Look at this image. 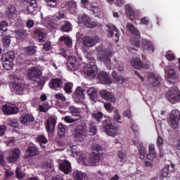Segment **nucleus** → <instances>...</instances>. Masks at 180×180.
Wrapping results in <instances>:
<instances>
[{"label": "nucleus", "mask_w": 180, "mask_h": 180, "mask_svg": "<svg viewBox=\"0 0 180 180\" xmlns=\"http://www.w3.org/2000/svg\"><path fill=\"white\" fill-rule=\"evenodd\" d=\"M96 50L98 51V61H102L108 68H110V65H112V60H110V57L113 54L112 49H108L106 46L101 45L97 47Z\"/></svg>", "instance_id": "nucleus-1"}, {"label": "nucleus", "mask_w": 180, "mask_h": 180, "mask_svg": "<svg viewBox=\"0 0 180 180\" xmlns=\"http://www.w3.org/2000/svg\"><path fill=\"white\" fill-rule=\"evenodd\" d=\"M86 57L89 60V64H87L84 68V74L89 78L94 79L98 74V68L96 67V60L95 58L91 57V55L86 53Z\"/></svg>", "instance_id": "nucleus-2"}, {"label": "nucleus", "mask_w": 180, "mask_h": 180, "mask_svg": "<svg viewBox=\"0 0 180 180\" xmlns=\"http://www.w3.org/2000/svg\"><path fill=\"white\" fill-rule=\"evenodd\" d=\"M69 147L72 150L73 157H78L79 155V159L77 160L79 164L86 165V167L91 166V163L88 161V158H86V154L85 153L79 151L78 147L72 143H70Z\"/></svg>", "instance_id": "nucleus-3"}, {"label": "nucleus", "mask_w": 180, "mask_h": 180, "mask_svg": "<svg viewBox=\"0 0 180 180\" xmlns=\"http://www.w3.org/2000/svg\"><path fill=\"white\" fill-rule=\"evenodd\" d=\"M103 129L105 133H106L107 136H110V137H115V136H117V131H119L117 126L115 124H112L109 120L103 122Z\"/></svg>", "instance_id": "nucleus-4"}, {"label": "nucleus", "mask_w": 180, "mask_h": 180, "mask_svg": "<svg viewBox=\"0 0 180 180\" xmlns=\"http://www.w3.org/2000/svg\"><path fill=\"white\" fill-rule=\"evenodd\" d=\"M127 29L131 33V34H134L135 36L134 38L131 39V42L134 46H136V47H140V41H139V39H140V31L134 26V25L131 24V22H127Z\"/></svg>", "instance_id": "nucleus-5"}, {"label": "nucleus", "mask_w": 180, "mask_h": 180, "mask_svg": "<svg viewBox=\"0 0 180 180\" xmlns=\"http://www.w3.org/2000/svg\"><path fill=\"white\" fill-rule=\"evenodd\" d=\"M165 74L168 82L170 84H175V82H178L179 79V76L172 66H166L165 68Z\"/></svg>", "instance_id": "nucleus-6"}, {"label": "nucleus", "mask_w": 180, "mask_h": 180, "mask_svg": "<svg viewBox=\"0 0 180 180\" xmlns=\"http://www.w3.org/2000/svg\"><path fill=\"white\" fill-rule=\"evenodd\" d=\"M166 96L171 103H178V102H180V92L177 87H171L167 92Z\"/></svg>", "instance_id": "nucleus-7"}, {"label": "nucleus", "mask_w": 180, "mask_h": 180, "mask_svg": "<svg viewBox=\"0 0 180 180\" xmlns=\"http://www.w3.org/2000/svg\"><path fill=\"white\" fill-rule=\"evenodd\" d=\"M75 140L78 143H82L86 137V127L80 125L77 127L75 132Z\"/></svg>", "instance_id": "nucleus-8"}, {"label": "nucleus", "mask_w": 180, "mask_h": 180, "mask_svg": "<svg viewBox=\"0 0 180 180\" xmlns=\"http://www.w3.org/2000/svg\"><path fill=\"white\" fill-rule=\"evenodd\" d=\"M82 37V43L83 44L84 48L89 49L91 47H94L98 41H99V38L98 37H89V36H84Z\"/></svg>", "instance_id": "nucleus-9"}, {"label": "nucleus", "mask_w": 180, "mask_h": 180, "mask_svg": "<svg viewBox=\"0 0 180 180\" xmlns=\"http://www.w3.org/2000/svg\"><path fill=\"white\" fill-rule=\"evenodd\" d=\"M2 112L6 116H9L18 113L19 108L13 103H7L2 105Z\"/></svg>", "instance_id": "nucleus-10"}, {"label": "nucleus", "mask_w": 180, "mask_h": 180, "mask_svg": "<svg viewBox=\"0 0 180 180\" xmlns=\"http://www.w3.org/2000/svg\"><path fill=\"white\" fill-rule=\"evenodd\" d=\"M148 82L150 86H160L161 84V76L154 75V73L150 72L148 74Z\"/></svg>", "instance_id": "nucleus-11"}, {"label": "nucleus", "mask_w": 180, "mask_h": 180, "mask_svg": "<svg viewBox=\"0 0 180 180\" xmlns=\"http://www.w3.org/2000/svg\"><path fill=\"white\" fill-rule=\"evenodd\" d=\"M41 75V70L39 68H32L27 72L30 81H37V79H40Z\"/></svg>", "instance_id": "nucleus-12"}, {"label": "nucleus", "mask_w": 180, "mask_h": 180, "mask_svg": "<svg viewBox=\"0 0 180 180\" xmlns=\"http://www.w3.org/2000/svg\"><path fill=\"white\" fill-rule=\"evenodd\" d=\"M73 98L77 103H83L84 100L85 99L84 89L80 86H78L74 92Z\"/></svg>", "instance_id": "nucleus-13"}, {"label": "nucleus", "mask_w": 180, "mask_h": 180, "mask_svg": "<svg viewBox=\"0 0 180 180\" xmlns=\"http://www.w3.org/2000/svg\"><path fill=\"white\" fill-rule=\"evenodd\" d=\"M77 23H83L86 27H94V26H96V23L92 22L88 15L79 16Z\"/></svg>", "instance_id": "nucleus-14"}, {"label": "nucleus", "mask_w": 180, "mask_h": 180, "mask_svg": "<svg viewBox=\"0 0 180 180\" xmlns=\"http://www.w3.org/2000/svg\"><path fill=\"white\" fill-rule=\"evenodd\" d=\"M19 155H20V150L18 148L11 150L8 157H7V161L8 162H16L19 160Z\"/></svg>", "instance_id": "nucleus-15"}, {"label": "nucleus", "mask_w": 180, "mask_h": 180, "mask_svg": "<svg viewBox=\"0 0 180 180\" xmlns=\"http://www.w3.org/2000/svg\"><path fill=\"white\" fill-rule=\"evenodd\" d=\"M132 141L134 146H136L137 145L139 146V158L141 160H144V158H146V148H144L143 143L139 142V138H134L132 139Z\"/></svg>", "instance_id": "nucleus-16"}, {"label": "nucleus", "mask_w": 180, "mask_h": 180, "mask_svg": "<svg viewBox=\"0 0 180 180\" xmlns=\"http://www.w3.org/2000/svg\"><path fill=\"white\" fill-rule=\"evenodd\" d=\"M169 125L174 130H176L179 127V118L175 114H171L169 120Z\"/></svg>", "instance_id": "nucleus-17"}, {"label": "nucleus", "mask_w": 180, "mask_h": 180, "mask_svg": "<svg viewBox=\"0 0 180 180\" xmlns=\"http://www.w3.org/2000/svg\"><path fill=\"white\" fill-rule=\"evenodd\" d=\"M67 65L71 71L78 70V63H77V58L75 56H68Z\"/></svg>", "instance_id": "nucleus-18"}, {"label": "nucleus", "mask_w": 180, "mask_h": 180, "mask_svg": "<svg viewBox=\"0 0 180 180\" xmlns=\"http://www.w3.org/2000/svg\"><path fill=\"white\" fill-rule=\"evenodd\" d=\"M101 84H112V79L106 72H101L98 75Z\"/></svg>", "instance_id": "nucleus-19"}, {"label": "nucleus", "mask_w": 180, "mask_h": 180, "mask_svg": "<svg viewBox=\"0 0 180 180\" xmlns=\"http://www.w3.org/2000/svg\"><path fill=\"white\" fill-rule=\"evenodd\" d=\"M125 11L131 20H134L137 16V13H139V10L134 9V8L129 4L125 6Z\"/></svg>", "instance_id": "nucleus-20"}, {"label": "nucleus", "mask_w": 180, "mask_h": 180, "mask_svg": "<svg viewBox=\"0 0 180 180\" xmlns=\"http://www.w3.org/2000/svg\"><path fill=\"white\" fill-rule=\"evenodd\" d=\"M131 64L134 68H136V70H141V68H150V64L143 65V63H141V60H140L139 58L131 60Z\"/></svg>", "instance_id": "nucleus-21"}, {"label": "nucleus", "mask_w": 180, "mask_h": 180, "mask_svg": "<svg viewBox=\"0 0 180 180\" xmlns=\"http://www.w3.org/2000/svg\"><path fill=\"white\" fill-rule=\"evenodd\" d=\"M49 85L51 89H53V91H58L63 85V82L60 79H52L49 83Z\"/></svg>", "instance_id": "nucleus-22"}, {"label": "nucleus", "mask_w": 180, "mask_h": 180, "mask_svg": "<svg viewBox=\"0 0 180 180\" xmlns=\"http://www.w3.org/2000/svg\"><path fill=\"white\" fill-rule=\"evenodd\" d=\"M101 96L103 98V99H105V101H110V102H115L116 98L113 96V94H112V92L109 91L106 89H103L100 92Z\"/></svg>", "instance_id": "nucleus-23"}, {"label": "nucleus", "mask_w": 180, "mask_h": 180, "mask_svg": "<svg viewBox=\"0 0 180 180\" xmlns=\"http://www.w3.org/2000/svg\"><path fill=\"white\" fill-rule=\"evenodd\" d=\"M59 168L64 174H70L72 169L71 163L68 160H63L59 165Z\"/></svg>", "instance_id": "nucleus-24"}, {"label": "nucleus", "mask_w": 180, "mask_h": 180, "mask_svg": "<svg viewBox=\"0 0 180 180\" xmlns=\"http://www.w3.org/2000/svg\"><path fill=\"white\" fill-rule=\"evenodd\" d=\"M146 158L149 161H155L156 160H158L154 145L151 144L149 146V153L147 155Z\"/></svg>", "instance_id": "nucleus-25"}, {"label": "nucleus", "mask_w": 180, "mask_h": 180, "mask_svg": "<svg viewBox=\"0 0 180 180\" xmlns=\"http://www.w3.org/2000/svg\"><path fill=\"white\" fill-rule=\"evenodd\" d=\"M57 121L54 117H49L46 122V129L49 133H53L54 131V128L56 127V123Z\"/></svg>", "instance_id": "nucleus-26"}, {"label": "nucleus", "mask_w": 180, "mask_h": 180, "mask_svg": "<svg viewBox=\"0 0 180 180\" xmlns=\"http://www.w3.org/2000/svg\"><path fill=\"white\" fill-rule=\"evenodd\" d=\"M142 46H143V49H144V50L148 51L149 53H154V51L155 50L154 44H153V42L147 39H143Z\"/></svg>", "instance_id": "nucleus-27"}, {"label": "nucleus", "mask_w": 180, "mask_h": 180, "mask_svg": "<svg viewBox=\"0 0 180 180\" xmlns=\"http://www.w3.org/2000/svg\"><path fill=\"white\" fill-rule=\"evenodd\" d=\"M87 94L94 103L98 101V90L95 87H90L87 91Z\"/></svg>", "instance_id": "nucleus-28"}, {"label": "nucleus", "mask_w": 180, "mask_h": 180, "mask_svg": "<svg viewBox=\"0 0 180 180\" xmlns=\"http://www.w3.org/2000/svg\"><path fill=\"white\" fill-rule=\"evenodd\" d=\"M34 33L40 43H41V41H44V39H46V30L37 29L34 31Z\"/></svg>", "instance_id": "nucleus-29"}, {"label": "nucleus", "mask_w": 180, "mask_h": 180, "mask_svg": "<svg viewBox=\"0 0 180 180\" xmlns=\"http://www.w3.org/2000/svg\"><path fill=\"white\" fill-rule=\"evenodd\" d=\"M39 155V149L34 146H30L26 151V158H30V157H35Z\"/></svg>", "instance_id": "nucleus-30"}, {"label": "nucleus", "mask_w": 180, "mask_h": 180, "mask_svg": "<svg viewBox=\"0 0 180 180\" xmlns=\"http://www.w3.org/2000/svg\"><path fill=\"white\" fill-rule=\"evenodd\" d=\"M6 14L10 19H14L18 15L16 14V7L15 6H10L6 10Z\"/></svg>", "instance_id": "nucleus-31"}, {"label": "nucleus", "mask_w": 180, "mask_h": 180, "mask_svg": "<svg viewBox=\"0 0 180 180\" xmlns=\"http://www.w3.org/2000/svg\"><path fill=\"white\" fill-rule=\"evenodd\" d=\"M73 178L75 180H89L86 174L79 171L74 172Z\"/></svg>", "instance_id": "nucleus-32"}, {"label": "nucleus", "mask_w": 180, "mask_h": 180, "mask_svg": "<svg viewBox=\"0 0 180 180\" xmlns=\"http://www.w3.org/2000/svg\"><path fill=\"white\" fill-rule=\"evenodd\" d=\"M17 39L25 40L29 36V34L25 30H15V32Z\"/></svg>", "instance_id": "nucleus-33"}, {"label": "nucleus", "mask_w": 180, "mask_h": 180, "mask_svg": "<svg viewBox=\"0 0 180 180\" xmlns=\"http://www.w3.org/2000/svg\"><path fill=\"white\" fill-rule=\"evenodd\" d=\"M66 6H68V11L70 13H75L77 11V3L74 0H70L66 2Z\"/></svg>", "instance_id": "nucleus-34"}, {"label": "nucleus", "mask_w": 180, "mask_h": 180, "mask_svg": "<svg viewBox=\"0 0 180 180\" xmlns=\"http://www.w3.org/2000/svg\"><path fill=\"white\" fill-rule=\"evenodd\" d=\"M15 58V52L11 51L3 55L2 61H13Z\"/></svg>", "instance_id": "nucleus-35"}, {"label": "nucleus", "mask_w": 180, "mask_h": 180, "mask_svg": "<svg viewBox=\"0 0 180 180\" xmlns=\"http://www.w3.org/2000/svg\"><path fill=\"white\" fill-rule=\"evenodd\" d=\"M37 9V1L36 0H32L29 3L27 11L28 13H33Z\"/></svg>", "instance_id": "nucleus-36"}, {"label": "nucleus", "mask_w": 180, "mask_h": 180, "mask_svg": "<svg viewBox=\"0 0 180 180\" xmlns=\"http://www.w3.org/2000/svg\"><path fill=\"white\" fill-rule=\"evenodd\" d=\"M118 160H117V164L118 165H123L124 162H126V153L124 151H119L118 152Z\"/></svg>", "instance_id": "nucleus-37"}, {"label": "nucleus", "mask_w": 180, "mask_h": 180, "mask_svg": "<svg viewBox=\"0 0 180 180\" xmlns=\"http://www.w3.org/2000/svg\"><path fill=\"white\" fill-rule=\"evenodd\" d=\"M112 76L113 79L116 81L117 84H120V85H123V84H124V81H126L123 76H117V73L116 72H112Z\"/></svg>", "instance_id": "nucleus-38"}, {"label": "nucleus", "mask_w": 180, "mask_h": 180, "mask_svg": "<svg viewBox=\"0 0 180 180\" xmlns=\"http://www.w3.org/2000/svg\"><path fill=\"white\" fill-rule=\"evenodd\" d=\"M113 32L115 33V37L119 39L120 34L119 33V30L115 25L110 26V31L108 32V37H113Z\"/></svg>", "instance_id": "nucleus-39"}, {"label": "nucleus", "mask_w": 180, "mask_h": 180, "mask_svg": "<svg viewBox=\"0 0 180 180\" xmlns=\"http://www.w3.org/2000/svg\"><path fill=\"white\" fill-rule=\"evenodd\" d=\"M34 117L30 115H25L20 118V122H21L22 124H26L27 122H34Z\"/></svg>", "instance_id": "nucleus-40"}, {"label": "nucleus", "mask_w": 180, "mask_h": 180, "mask_svg": "<svg viewBox=\"0 0 180 180\" xmlns=\"http://www.w3.org/2000/svg\"><path fill=\"white\" fill-rule=\"evenodd\" d=\"M12 86H13V89L15 91V92H20L23 91V89H25V84L22 83L19 84L18 82V83L13 82Z\"/></svg>", "instance_id": "nucleus-41"}, {"label": "nucleus", "mask_w": 180, "mask_h": 180, "mask_svg": "<svg viewBox=\"0 0 180 180\" xmlns=\"http://www.w3.org/2000/svg\"><path fill=\"white\" fill-rule=\"evenodd\" d=\"M98 161H99V155L95 153H92L90 155V158L89 161L90 165H94V164H96Z\"/></svg>", "instance_id": "nucleus-42"}, {"label": "nucleus", "mask_w": 180, "mask_h": 180, "mask_svg": "<svg viewBox=\"0 0 180 180\" xmlns=\"http://www.w3.org/2000/svg\"><path fill=\"white\" fill-rule=\"evenodd\" d=\"M89 9L91 12H92V13L96 15V16H98V15L101 13V8H99L97 6H95V4H94L89 5Z\"/></svg>", "instance_id": "nucleus-43"}, {"label": "nucleus", "mask_w": 180, "mask_h": 180, "mask_svg": "<svg viewBox=\"0 0 180 180\" xmlns=\"http://www.w3.org/2000/svg\"><path fill=\"white\" fill-rule=\"evenodd\" d=\"M60 41H64L68 47H72V40H71V38H70V37L67 35L62 36L60 38Z\"/></svg>", "instance_id": "nucleus-44"}, {"label": "nucleus", "mask_w": 180, "mask_h": 180, "mask_svg": "<svg viewBox=\"0 0 180 180\" xmlns=\"http://www.w3.org/2000/svg\"><path fill=\"white\" fill-rule=\"evenodd\" d=\"M92 117L97 122H101L103 119V113L101 111H94L92 113Z\"/></svg>", "instance_id": "nucleus-45"}, {"label": "nucleus", "mask_w": 180, "mask_h": 180, "mask_svg": "<svg viewBox=\"0 0 180 180\" xmlns=\"http://www.w3.org/2000/svg\"><path fill=\"white\" fill-rule=\"evenodd\" d=\"M24 51L25 54H27V56H33V54L36 53V46H27L24 49Z\"/></svg>", "instance_id": "nucleus-46"}, {"label": "nucleus", "mask_w": 180, "mask_h": 180, "mask_svg": "<svg viewBox=\"0 0 180 180\" xmlns=\"http://www.w3.org/2000/svg\"><path fill=\"white\" fill-rule=\"evenodd\" d=\"M4 70H11L13 68V61L2 60Z\"/></svg>", "instance_id": "nucleus-47"}, {"label": "nucleus", "mask_w": 180, "mask_h": 180, "mask_svg": "<svg viewBox=\"0 0 180 180\" xmlns=\"http://www.w3.org/2000/svg\"><path fill=\"white\" fill-rule=\"evenodd\" d=\"M65 130H67V126L64 125L63 123H59L58 127V134L59 136H64L65 134Z\"/></svg>", "instance_id": "nucleus-48"}, {"label": "nucleus", "mask_w": 180, "mask_h": 180, "mask_svg": "<svg viewBox=\"0 0 180 180\" xmlns=\"http://www.w3.org/2000/svg\"><path fill=\"white\" fill-rule=\"evenodd\" d=\"M69 111L73 116H77L79 117L81 116V112H79V108H77L74 106H71L69 108Z\"/></svg>", "instance_id": "nucleus-49"}, {"label": "nucleus", "mask_w": 180, "mask_h": 180, "mask_svg": "<svg viewBox=\"0 0 180 180\" xmlns=\"http://www.w3.org/2000/svg\"><path fill=\"white\" fill-rule=\"evenodd\" d=\"M8 124L11 126V127L16 128L19 126V123L18 122V120L15 118H10L7 121Z\"/></svg>", "instance_id": "nucleus-50"}, {"label": "nucleus", "mask_w": 180, "mask_h": 180, "mask_svg": "<svg viewBox=\"0 0 180 180\" xmlns=\"http://www.w3.org/2000/svg\"><path fill=\"white\" fill-rule=\"evenodd\" d=\"M63 32H71V24L68 21L65 22V25L61 27Z\"/></svg>", "instance_id": "nucleus-51"}, {"label": "nucleus", "mask_w": 180, "mask_h": 180, "mask_svg": "<svg viewBox=\"0 0 180 180\" xmlns=\"http://www.w3.org/2000/svg\"><path fill=\"white\" fill-rule=\"evenodd\" d=\"M113 120H115V122H117V123H120V120H122V117L120 116V114L119 113V110H115L114 111Z\"/></svg>", "instance_id": "nucleus-52"}, {"label": "nucleus", "mask_w": 180, "mask_h": 180, "mask_svg": "<svg viewBox=\"0 0 180 180\" xmlns=\"http://www.w3.org/2000/svg\"><path fill=\"white\" fill-rule=\"evenodd\" d=\"M72 83L69 82L66 83L64 86V90L66 94H71V91H72Z\"/></svg>", "instance_id": "nucleus-53"}, {"label": "nucleus", "mask_w": 180, "mask_h": 180, "mask_svg": "<svg viewBox=\"0 0 180 180\" xmlns=\"http://www.w3.org/2000/svg\"><path fill=\"white\" fill-rule=\"evenodd\" d=\"M3 44L5 47H8L11 44V37L5 35L3 37Z\"/></svg>", "instance_id": "nucleus-54"}, {"label": "nucleus", "mask_w": 180, "mask_h": 180, "mask_svg": "<svg viewBox=\"0 0 180 180\" xmlns=\"http://www.w3.org/2000/svg\"><path fill=\"white\" fill-rule=\"evenodd\" d=\"M8 30V22L6 21H1L0 22V32L4 33V32H6Z\"/></svg>", "instance_id": "nucleus-55"}, {"label": "nucleus", "mask_w": 180, "mask_h": 180, "mask_svg": "<svg viewBox=\"0 0 180 180\" xmlns=\"http://www.w3.org/2000/svg\"><path fill=\"white\" fill-rule=\"evenodd\" d=\"M169 172V166H166L162 172V174H161V179H164V178H167V176H168V173Z\"/></svg>", "instance_id": "nucleus-56"}, {"label": "nucleus", "mask_w": 180, "mask_h": 180, "mask_svg": "<svg viewBox=\"0 0 180 180\" xmlns=\"http://www.w3.org/2000/svg\"><path fill=\"white\" fill-rule=\"evenodd\" d=\"M43 167L46 168V169H47L48 171H50V169L51 171H53V161L49 160V162H46L45 163L43 164Z\"/></svg>", "instance_id": "nucleus-57"}, {"label": "nucleus", "mask_w": 180, "mask_h": 180, "mask_svg": "<svg viewBox=\"0 0 180 180\" xmlns=\"http://www.w3.org/2000/svg\"><path fill=\"white\" fill-rule=\"evenodd\" d=\"M46 2L47 6L49 8H54V6H57V1L58 0H44Z\"/></svg>", "instance_id": "nucleus-58"}, {"label": "nucleus", "mask_w": 180, "mask_h": 180, "mask_svg": "<svg viewBox=\"0 0 180 180\" xmlns=\"http://www.w3.org/2000/svg\"><path fill=\"white\" fill-rule=\"evenodd\" d=\"M140 24L144 26H148L150 25V20L148 17H143L140 19Z\"/></svg>", "instance_id": "nucleus-59"}, {"label": "nucleus", "mask_w": 180, "mask_h": 180, "mask_svg": "<svg viewBox=\"0 0 180 180\" xmlns=\"http://www.w3.org/2000/svg\"><path fill=\"white\" fill-rule=\"evenodd\" d=\"M37 140L39 143H41L42 144H47V139L43 135L38 136L37 137Z\"/></svg>", "instance_id": "nucleus-60"}, {"label": "nucleus", "mask_w": 180, "mask_h": 180, "mask_svg": "<svg viewBox=\"0 0 180 180\" xmlns=\"http://www.w3.org/2000/svg\"><path fill=\"white\" fill-rule=\"evenodd\" d=\"M115 63H116L115 68L117 70V71H120V72L124 70V68L123 67V65L117 61V60H114Z\"/></svg>", "instance_id": "nucleus-61"}, {"label": "nucleus", "mask_w": 180, "mask_h": 180, "mask_svg": "<svg viewBox=\"0 0 180 180\" xmlns=\"http://www.w3.org/2000/svg\"><path fill=\"white\" fill-rule=\"evenodd\" d=\"M104 108L108 113H112L113 112V106H112V104L110 103H104Z\"/></svg>", "instance_id": "nucleus-62"}, {"label": "nucleus", "mask_w": 180, "mask_h": 180, "mask_svg": "<svg viewBox=\"0 0 180 180\" xmlns=\"http://www.w3.org/2000/svg\"><path fill=\"white\" fill-rule=\"evenodd\" d=\"M39 112H47L49 110V104H43L39 105Z\"/></svg>", "instance_id": "nucleus-63"}, {"label": "nucleus", "mask_w": 180, "mask_h": 180, "mask_svg": "<svg viewBox=\"0 0 180 180\" xmlns=\"http://www.w3.org/2000/svg\"><path fill=\"white\" fill-rule=\"evenodd\" d=\"M15 172L18 179H22L25 176V173L21 172L20 169H19V167H17Z\"/></svg>", "instance_id": "nucleus-64"}]
</instances>
